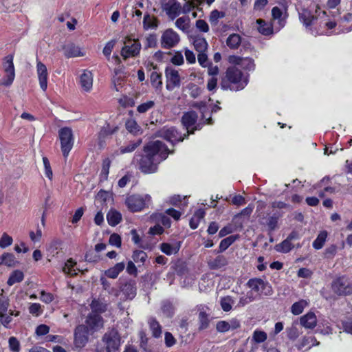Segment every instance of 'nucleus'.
I'll return each mask as SVG.
<instances>
[{
    "label": "nucleus",
    "instance_id": "nucleus-41",
    "mask_svg": "<svg viewBox=\"0 0 352 352\" xmlns=\"http://www.w3.org/2000/svg\"><path fill=\"white\" fill-rule=\"evenodd\" d=\"M204 216L205 212L204 210H197L190 220V227L192 229H196L198 227L201 220L204 219Z\"/></svg>",
    "mask_w": 352,
    "mask_h": 352
},
{
    "label": "nucleus",
    "instance_id": "nucleus-35",
    "mask_svg": "<svg viewBox=\"0 0 352 352\" xmlns=\"http://www.w3.org/2000/svg\"><path fill=\"white\" fill-rule=\"evenodd\" d=\"M23 279H24V273L19 270H16L12 271L10 273V276L7 281V284L9 286H12L13 285H14L16 283H19L22 282Z\"/></svg>",
    "mask_w": 352,
    "mask_h": 352
},
{
    "label": "nucleus",
    "instance_id": "nucleus-44",
    "mask_svg": "<svg viewBox=\"0 0 352 352\" xmlns=\"http://www.w3.org/2000/svg\"><path fill=\"white\" fill-rule=\"evenodd\" d=\"M309 305L306 300H300L294 302L291 307V312L294 315H299L302 313L304 309Z\"/></svg>",
    "mask_w": 352,
    "mask_h": 352
},
{
    "label": "nucleus",
    "instance_id": "nucleus-8",
    "mask_svg": "<svg viewBox=\"0 0 352 352\" xmlns=\"http://www.w3.org/2000/svg\"><path fill=\"white\" fill-rule=\"evenodd\" d=\"M166 87L168 91H173L180 87L181 77L179 71L173 67H166L165 69Z\"/></svg>",
    "mask_w": 352,
    "mask_h": 352
},
{
    "label": "nucleus",
    "instance_id": "nucleus-9",
    "mask_svg": "<svg viewBox=\"0 0 352 352\" xmlns=\"http://www.w3.org/2000/svg\"><path fill=\"white\" fill-rule=\"evenodd\" d=\"M162 9L169 19L174 20L182 14V5L177 0H164Z\"/></svg>",
    "mask_w": 352,
    "mask_h": 352
},
{
    "label": "nucleus",
    "instance_id": "nucleus-18",
    "mask_svg": "<svg viewBox=\"0 0 352 352\" xmlns=\"http://www.w3.org/2000/svg\"><path fill=\"white\" fill-rule=\"evenodd\" d=\"M241 326L240 321L236 318H232L229 320H221L217 322L216 329L218 332L226 333L235 330Z\"/></svg>",
    "mask_w": 352,
    "mask_h": 352
},
{
    "label": "nucleus",
    "instance_id": "nucleus-43",
    "mask_svg": "<svg viewBox=\"0 0 352 352\" xmlns=\"http://www.w3.org/2000/svg\"><path fill=\"white\" fill-rule=\"evenodd\" d=\"M329 182L328 177H324L320 183L317 185L316 188H323L324 189L318 192V195L320 197H323L325 195V192L333 193L334 192V188L330 186H327V184Z\"/></svg>",
    "mask_w": 352,
    "mask_h": 352
},
{
    "label": "nucleus",
    "instance_id": "nucleus-17",
    "mask_svg": "<svg viewBox=\"0 0 352 352\" xmlns=\"http://www.w3.org/2000/svg\"><path fill=\"white\" fill-rule=\"evenodd\" d=\"M141 43L138 40H133L131 44H125L121 50V55L124 59L134 57L140 54Z\"/></svg>",
    "mask_w": 352,
    "mask_h": 352
},
{
    "label": "nucleus",
    "instance_id": "nucleus-61",
    "mask_svg": "<svg viewBox=\"0 0 352 352\" xmlns=\"http://www.w3.org/2000/svg\"><path fill=\"white\" fill-rule=\"evenodd\" d=\"M13 239L12 236H9L6 232H4L0 238V248L2 249L6 248L11 245Z\"/></svg>",
    "mask_w": 352,
    "mask_h": 352
},
{
    "label": "nucleus",
    "instance_id": "nucleus-4",
    "mask_svg": "<svg viewBox=\"0 0 352 352\" xmlns=\"http://www.w3.org/2000/svg\"><path fill=\"white\" fill-rule=\"evenodd\" d=\"M120 345L118 331L112 329L107 331L102 338L101 343L96 347L97 352H117Z\"/></svg>",
    "mask_w": 352,
    "mask_h": 352
},
{
    "label": "nucleus",
    "instance_id": "nucleus-24",
    "mask_svg": "<svg viewBox=\"0 0 352 352\" xmlns=\"http://www.w3.org/2000/svg\"><path fill=\"white\" fill-rule=\"evenodd\" d=\"M300 323L305 329H313L317 324L316 314L312 311L307 313L300 318Z\"/></svg>",
    "mask_w": 352,
    "mask_h": 352
},
{
    "label": "nucleus",
    "instance_id": "nucleus-50",
    "mask_svg": "<svg viewBox=\"0 0 352 352\" xmlns=\"http://www.w3.org/2000/svg\"><path fill=\"white\" fill-rule=\"evenodd\" d=\"M238 239L237 235L230 236L220 242L219 244V252H222L228 249L236 239Z\"/></svg>",
    "mask_w": 352,
    "mask_h": 352
},
{
    "label": "nucleus",
    "instance_id": "nucleus-33",
    "mask_svg": "<svg viewBox=\"0 0 352 352\" xmlns=\"http://www.w3.org/2000/svg\"><path fill=\"white\" fill-rule=\"evenodd\" d=\"M243 40L239 34L233 33L229 35L226 39L228 47L232 50H236L242 43Z\"/></svg>",
    "mask_w": 352,
    "mask_h": 352
},
{
    "label": "nucleus",
    "instance_id": "nucleus-5",
    "mask_svg": "<svg viewBox=\"0 0 352 352\" xmlns=\"http://www.w3.org/2000/svg\"><path fill=\"white\" fill-rule=\"evenodd\" d=\"M152 203V198L148 194H135L126 197L125 204L127 208L133 212H140L148 208Z\"/></svg>",
    "mask_w": 352,
    "mask_h": 352
},
{
    "label": "nucleus",
    "instance_id": "nucleus-59",
    "mask_svg": "<svg viewBox=\"0 0 352 352\" xmlns=\"http://www.w3.org/2000/svg\"><path fill=\"white\" fill-rule=\"evenodd\" d=\"M233 303L234 301L230 296L223 297L220 300L221 307L224 311H230Z\"/></svg>",
    "mask_w": 352,
    "mask_h": 352
},
{
    "label": "nucleus",
    "instance_id": "nucleus-64",
    "mask_svg": "<svg viewBox=\"0 0 352 352\" xmlns=\"http://www.w3.org/2000/svg\"><path fill=\"white\" fill-rule=\"evenodd\" d=\"M43 309L39 303H32L29 307V312L33 316H38L42 314Z\"/></svg>",
    "mask_w": 352,
    "mask_h": 352
},
{
    "label": "nucleus",
    "instance_id": "nucleus-15",
    "mask_svg": "<svg viewBox=\"0 0 352 352\" xmlns=\"http://www.w3.org/2000/svg\"><path fill=\"white\" fill-rule=\"evenodd\" d=\"M197 114L195 111H191L185 113L182 118V123L187 130L188 134L193 133L195 130H199V124L196 125Z\"/></svg>",
    "mask_w": 352,
    "mask_h": 352
},
{
    "label": "nucleus",
    "instance_id": "nucleus-55",
    "mask_svg": "<svg viewBox=\"0 0 352 352\" xmlns=\"http://www.w3.org/2000/svg\"><path fill=\"white\" fill-rule=\"evenodd\" d=\"M241 67L247 71H254L255 69L254 61L251 58H243L240 65Z\"/></svg>",
    "mask_w": 352,
    "mask_h": 352
},
{
    "label": "nucleus",
    "instance_id": "nucleus-56",
    "mask_svg": "<svg viewBox=\"0 0 352 352\" xmlns=\"http://www.w3.org/2000/svg\"><path fill=\"white\" fill-rule=\"evenodd\" d=\"M192 107L197 108L202 113V119L206 120L207 124H212L211 118H206L205 116V110L206 109V102L204 101L194 102Z\"/></svg>",
    "mask_w": 352,
    "mask_h": 352
},
{
    "label": "nucleus",
    "instance_id": "nucleus-19",
    "mask_svg": "<svg viewBox=\"0 0 352 352\" xmlns=\"http://www.w3.org/2000/svg\"><path fill=\"white\" fill-rule=\"evenodd\" d=\"M127 77V74L124 71L123 66L119 65L114 69V75L112 78V84L113 89L116 91H119L120 88L122 87L123 82Z\"/></svg>",
    "mask_w": 352,
    "mask_h": 352
},
{
    "label": "nucleus",
    "instance_id": "nucleus-58",
    "mask_svg": "<svg viewBox=\"0 0 352 352\" xmlns=\"http://www.w3.org/2000/svg\"><path fill=\"white\" fill-rule=\"evenodd\" d=\"M132 258L135 263H144L147 258V254L142 250H135L133 252Z\"/></svg>",
    "mask_w": 352,
    "mask_h": 352
},
{
    "label": "nucleus",
    "instance_id": "nucleus-27",
    "mask_svg": "<svg viewBox=\"0 0 352 352\" xmlns=\"http://www.w3.org/2000/svg\"><path fill=\"white\" fill-rule=\"evenodd\" d=\"M64 54L67 58L84 56L80 47L73 43L68 44L64 47Z\"/></svg>",
    "mask_w": 352,
    "mask_h": 352
},
{
    "label": "nucleus",
    "instance_id": "nucleus-40",
    "mask_svg": "<svg viewBox=\"0 0 352 352\" xmlns=\"http://www.w3.org/2000/svg\"><path fill=\"white\" fill-rule=\"evenodd\" d=\"M320 342L316 340V338L314 336H304L298 346V349H302L304 347H307V349H310L313 346L319 345Z\"/></svg>",
    "mask_w": 352,
    "mask_h": 352
},
{
    "label": "nucleus",
    "instance_id": "nucleus-46",
    "mask_svg": "<svg viewBox=\"0 0 352 352\" xmlns=\"http://www.w3.org/2000/svg\"><path fill=\"white\" fill-rule=\"evenodd\" d=\"M294 248L293 244L288 239H285L281 243L275 245L274 249L278 252L287 253Z\"/></svg>",
    "mask_w": 352,
    "mask_h": 352
},
{
    "label": "nucleus",
    "instance_id": "nucleus-3",
    "mask_svg": "<svg viewBox=\"0 0 352 352\" xmlns=\"http://www.w3.org/2000/svg\"><path fill=\"white\" fill-rule=\"evenodd\" d=\"M300 19L306 27L318 23L320 28L316 32L317 34H330L332 33L331 30L336 27L335 21H329L327 19V12L325 11L322 12V16L320 17L319 22H318V17H314L306 10H302L300 13Z\"/></svg>",
    "mask_w": 352,
    "mask_h": 352
},
{
    "label": "nucleus",
    "instance_id": "nucleus-14",
    "mask_svg": "<svg viewBox=\"0 0 352 352\" xmlns=\"http://www.w3.org/2000/svg\"><path fill=\"white\" fill-rule=\"evenodd\" d=\"M247 285L256 293V295H269L272 292L271 287L269 284L261 278L250 279L247 283Z\"/></svg>",
    "mask_w": 352,
    "mask_h": 352
},
{
    "label": "nucleus",
    "instance_id": "nucleus-63",
    "mask_svg": "<svg viewBox=\"0 0 352 352\" xmlns=\"http://www.w3.org/2000/svg\"><path fill=\"white\" fill-rule=\"evenodd\" d=\"M186 197H182L180 195H174L170 198V203L175 206H186L187 202L185 201Z\"/></svg>",
    "mask_w": 352,
    "mask_h": 352
},
{
    "label": "nucleus",
    "instance_id": "nucleus-23",
    "mask_svg": "<svg viewBox=\"0 0 352 352\" xmlns=\"http://www.w3.org/2000/svg\"><path fill=\"white\" fill-rule=\"evenodd\" d=\"M80 85L83 91L89 92L93 87V74L89 70H84L80 76Z\"/></svg>",
    "mask_w": 352,
    "mask_h": 352
},
{
    "label": "nucleus",
    "instance_id": "nucleus-13",
    "mask_svg": "<svg viewBox=\"0 0 352 352\" xmlns=\"http://www.w3.org/2000/svg\"><path fill=\"white\" fill-rule=\"evenodd\" d=\"M88 327L85 324L77 326L74 330V344L76 348L82 349L84 347L89 340Z\"/></svg>",
    "mask_w": 352,
    "mask_h": 352
},
{
    "label": "nucleus",
    "instance_id": "nucleus-31",
    "mask_svg": "<svg viewBox=\"0 0 352 352\" xmlns=\"http://www.w3.org/2000/svg\"><path fill=\"white\" fill-rule=\"evenodd\" d=\"M258 23V32L265 36H269L273 34L274 27L272 23H266L263 19H258L256 21Z\"/></svg>",
    "mask_w": 352,
    "mask_h": 352
},
{
    "label": "nucleus",
    "instance_id": "nucleus-32",
    "mask_svg": "<svg viewBox=\"0 0 352 352\" xmlns=\"http://www.w3.org/2000/svg\"><path fill=\"white\" fill-rule=\"evenodd\" d=\"M120 292L126 299H133L136 295V287L134 283H126L122 287Z\"/></svg>",
    "mask_w": 352,
    "mask_h": 352
},
{
    "label": "nucleus",
    "instance_id": "nucleus-49",
    "mask_svg": "<svg viewBox=\"0 0 352 352\" xmlns=\"http://www.w3.org/2000/svg\"><path fill=\"white\" fill-rule=\"evenodd\" d=\"M327 237V232L326 231L320 232L318 235L317 238L313 242V247L316 250L321 249L326 241Z\"/></svg>",
    "mask_w": 352,
    "mask_h": 352
},
{
    "label": "nucleus",
    "instance_id": "nucleus-29",
    "mask_svg": "<svg viewBox=\"0 0 352 352\" xmlns=\"http://www.w3.org/2000/svg\"><path fill=\"white\" fill-rule=\"evenodd\" d=\"M191 41L192 42L195 49L198 52H203L207 50L208 43L203 36L199 35L192 36Z\"/></svg>",
    "mask_w": 352,
    "mask_h": 352
},
{
    "label": "nucleus",
    "instance_id": "nucleus-57",
    "mask_svg": "<svg viewBox=\"0 0 352 352\" xmlns=\"http://www.w3.org/2000/svg\"><path fill=\"white\" fill-rule=\"evenodd\" d=\"M225 16V14L223 12H219L217 10H212L209 16V21L212 25H216L219 20Z\"/></svg>",
    "mask_w": 352,
    "mask_h": 352
},
{
    "label": "nucleus",
    "instance_id": "nucleus-37",
    "mask_svg": "<svg viewBox=\"0 0 352 352\" xmlns=\"http://www.w3.org/2000/svg\"><path fill=\"white\" fill-rule=\"evenodd\" d=\"M149 328L154 338H158L161 336L162 331V326L154 318H151L148 320Z\"/></svg>",
    "mask_w": 352,
    "mask_h": 352
},
{
    "label": "nucleus",
    "instance_id": "nucleus-60",
    "mask_svg": "<svg viewBox=\"0 0 352 352\" xmlns=\"http://www.w3.org/2000/svg\"><path fill=\"white\" fill-rule=\"evenodd\" d=\"M162 311L167 316L171 317L174 313V308L172 303L169 301H164L162 303Z\"/></svg>",
    "mask_w": 352,
    "mask_h": 352
},
{
    "label": "nucleus",
    "instance_id": "nucleus-10",
    "mask_svg": "<svg viewBox=\"0 0 352 352\" xmlns=\"http://www.w3.org/2000/svg\"><path fill=\"white\" fill-rule=\"evenodd\" d=\"M180 41L179 34L173 29L166 30L162 34L160 43L164 49H170L176 46Z\"/></svg>",
    "mask_w": 352,
    "mask_h": 352
},
{
    "label": "nucleus",
    "instance_id": "nucleus-28",
    "mask_svg": "<svg viewBox=\"0 0 352 352\" xmlns=\"http://www.w3.org/2000/svg\"><path fill=\"white\" fill-rule=\"evenodd\" d=\"M125 268V263L120 262L116 263L113 267L104 271V274L109 278L115 279Z\"/></svg>",
    "mask_w": 352,
    "mask_h": 352
},
{
    "label": "nucleus",
    "instance_id": "nucleus-11",
    "mask_svg": "<svg viewBox=\"0 0 352 352\" xmlns=\"http://www.w3.org/2000/svg\"><path fill=\"white\" fill-rule=\"evenodd\" d=\"M157 136L173 144L183 141L184 137L174 126H165L157 131Z\"/></svg>",
    "mask_w": 352,
    "mask_h": 352
},
{
    "label": "nucleus",
    "instance_id": "nucleus-51",
    "mask_svg": "<svg viewBox=\"0 0 352 352\" xmlns=\"http://www.w3.org/2000/svg\"><path fill=\"white\" fill-rule=\"evenodd\" d=\"M76 264V263L74 261L72 258H69L65 263V266L63 267V272L71 276L77 274L76 269L74 268Z\"/></svg>",
    "mask_w": 352,
    "mask_h": 352
},
{
    "label": "nucleus",
    "instance_id": "nucleus-2",
    "mask_svg": "<svg viewBox=\"0 0 352 352\" xmlns=\"http://www.w3.org/2000/svg\"><path fill=\"white\" fill-rule=\"evenodd\" d=\"M248 82L247 76H244L241 71L235 66L227 69L225 78L221 83L223 90L239 91L243 89Z\"/></svg>",
    "mask_w": 352,
    "mask_h": 352
},
{
    "label": "nucleus",
    "instance_id": "nucleus-12",
    "mask_svg": "<svg viewBox=\"0 0 352 352\" xmlns=\"http://www.w3.org/2000/svg\"><path fill=\"white\" fill-rule=\"evenodd\" d=\"M9 302L5 297L0 298V322L1 324L7 327L10 322L12 321V316H17L19 312H14L12 310H8Z\"/></svg>",
    "mask_w": 352,
    "mask_h": 352
},
{
    "label": "nucleus",
    "instance_id": "nucleus-53",
    "mask_svg": "<svg viewBox=\"0 0 352 352\" xmlns=\"http://www.w3.org/2000/svg\"><path fill=\"white\" fill-rule=\"evenodd\" d=\"M267 338V333L261 330L256 329L252 334V340L256 343H262Z\"/></svg>",
    "mask_w": 352,
    "mask_h": 352
},
{
    "label": "nucleus",
    "instance_id": "nucleus-36",
    "mask_svg": "<svg viewBox=\"0 0 352 352\" xmlns=\"http://www.w3.org/2000/svg\"><path fill=\"white\" fill-rule=\"evenodd\" d=\"M186 91L191 98L195 99L201 95L203 89L194 82H190L186 86Z\"/></svg>",
    "mask_w": 352,
    "mask_h": 352
},
{
    "label": "nucleus",
    "instance_id": "nucleus-25",
    "mask_svg": "<svg viewBox=\"0 0 352 352\" xmlns=\"http://www.w3.org/2000/svg\"><path fill=\"white\" fill-rule=\"evenodd\" d=\"M228 264V260L223 255H219L215 258H211L208 261V265L211 270L220 269Z\"/></svg>",
    "mask_w": 352,
    "mask_h": 352
},
{
    "label": "nucleus",
    "instance_id": "nucleus-26",
    "mask_svg": "<svg viewBox=\"0 0 352 352\" xmlns=\"http://www.w3.org/2000/svg\"><path fill=\"white\" fill-rule=\"evenodd\" d=\"M180 249V242H174L173 243H162L160 245L161 251L166 255H172L178 252Z\"/></svg>",
    "mask_w": 352,
    "mask_h": 352
},
{
    "label": "nucleus",
    "instance_id": "nucleus-22",
    "mask_svg": "<svg viewBox=\"0 0 352 352\" xmlns=\"http://www.w3.org/2000/svg\"><path fill=\"white\" fill-rule=\"evenodd\" d=\"M198 311V318L199 322V329H206L210 323L209 308L204 305H199L197 307Z\"/></svg>",
    "mask_w": 352,
    "mask_h": 352
},
{
    "label": "nucleus",
    "instance_id": "nucleus-34",
    "mask_svg": "<svg viewBox=\"0 0 352 352\" xmlns=\"http://www.w3.org/2000/svg\"><path fill=\"white\" fill-rule=\"evenodd\" d=\"M175 27L182 32L187 33L190 28V20L188 16L178 18L175 22Z\"/></svg>",
    "mask_w": 352,
    "mask_h": 352
},
{
    "label": "nucleus",
    "instance_id": "nucleus-7",
    "mask_svg": "<svg viewBox=\"0 0 352 352\" xmlns=\"http://www.w3.org/2000/svg\"><path fill=\"white\" fill-rule=\"evenodd\" d=\"M333 292L339 296L352 294V280L346 276H340L335 279L331 284Z\"/></svg>",
    "mask_w": 352,
    "mask_h": 352
},
{
    "label": "nucleus",
    "instance_id": "nucleus-47",
    "mask_svg": "<svg viewBox=\"0 0 352 352\" xmlns=\"http://www.w3.org/2000/svg\"><path fill=\"white\" fill-rule=\"evenodd\" d=\"M142 144L141 139H138L130 142L127 145L122 146L120 148V153L121 154L131 153L135 150Z\"/></svg>",
    "mask_w": 352,
    "mask_h": 352
},
{
    "label": "nucleus",
    "instance_id": "nucleus-20",
    "mask_svg": "<svg viewBox=\"0 0 352 352\" xmlns=\"http://www.w3.org/2000/svg\"><path fill=\"white\" fill-rule=\"evenodd\" d=\"M86 327L89 331H97L103 327V319L98 314H90L86 319Z\"/></svg>",
    "mask_w": 352,
    "mask_h": 352
},
{
    "label": "nucleus",
    "instance_id": "nucleus-6",
    "mask_svg": "<svg viewBox=\"0 0 352 352\" xmlns=\"http://www.w3.org/2000/svg\"><path fill=\"white\" fill-rule=\"evenodd\" d=\"M58 139L63 155L67 158L74 144V135L69 127H63L58 130Z\"/></svg>",
    "mask_w": 352,
    "mask_h": 352
},
{
    "label": "nucleus",
    "instance_id": "nucleus-38",
    "mask_svg": "<svg viewBox=\"0 0 352 352\" xmlns=\"http://www.w3.org/2000/svg\"><path fill=\"white\" fill-rule=\"evenodd\" d=\"M151 219L153 222L158 223L162 226L169 228L170 227L171 222L170 219L162 213H155L151 216Z\"/></svg>",
    "mask_w": 352,
    "mask_h": 352
},
{
    "label": "nucleus",
    "instance_id": "nucleus-42",
    "mask_svg": "<svg viewBox=\"0 0 352 352\" xmlns=\"http://www.w3.org/2000/svg\"><path fill=\"white\" fill-rule=\"evenodd\" d=\"M158 25L157 19L149 14H145L143 19V28L144 30L155 29Z\"/></svg>",
    "mask_w": 352,
    "mask_h": 352
},
{
    "label": "nucleus",
    "instance_id": "nucleus-45",
    "mask_svg": "<svg viewBox=\"0 0 352 352\" xmlns=\"http://www.w3.org/2000/svg\"><path fill=\"white\" fill-rule=\"evenodd\" d=\"M4 77L0 80V85L8 87L11 85L15 78L14 68L4 72Z\"/></svg>",
    "mask_w": 352,
    "mask_h": 352
},
{
    "label": "nucleus",
    "instance_id": "nucleus-39",
    "mask_svg": "<svg viewBox=\"0 0 352 352\" xmlns=\"http://www.w3.org/2000/svg\"><path fill=\"white\" fill-rule=\"evenodd\" d=\"M107 219L110 226H115L121 221L122 215L119 212L111 210L107 214Z\"/></svg>",
    "mask_w": 352,
    "mask_h": 352
},
{
    "label": "nucleus",
    "instance_id": "nucleus-48",
    "mask_svg": "<svg viewBox=\"0 0 352 352\" xmlns=\"http://www.w3.org/2000/svg\"><path fill=\"white\" fill-rule=\"evenodd\" d=\"M282 216L280 212H275L270 216L267 221V226L270 231L275 230L278 228V221Z\"/></svg>",
    "mask_w": 352,
    "mask_h": 352
},
{
    "label": "nucleus",
    "instance_id": "nucleus-21",
    "mask_svg": "<svg viewBox=\"0 0 352 352\" xmlns=\"http://www.w3.org/2000/svg\"><path fill=\"white\" fill-rule=\"evenodd\" d=\"M273 25L275 31L278 32L285 25V16H283V11L278 7H274L272 10Z\"/></svg>",
    "mask_w": 352,
    "mask_h": 352
},
{
    "label": "nucleus",
    "instance_id": "nucleus-16",
    "mask_svg": "<svg viewBox=\"0 0 352 352\" xmlns=\"http://www.w3.org/2000/svg\"><path fill=\"white\" fill-rule=\"evenodd\" d=\"M36 74L41 89L45 91L47 88L48 72L45 64L36 60Z\"/></svg>",
    "mask_w": 352,
    "mask_h": 352
},
{
    "label": "nucleus",
    "instance_id": "nucleus-30",
    "mask_svg": "<svg viewBox=\"0 0 352 352\" xmlns=\"http://www.w3.org/2000/svg\"><path fill=\"white\" fill-rule=\"evenodd\" d=\"M19 263L15 256L12 253H3L0 256V265H4L6 266L13 267Z\"/></svg>",
    "mask_w": 352,
    "mask_h": 352
},
{
    "label": "nucleus",
    "instance_id": "nucleus-52",
    "mask_svg": "<svg viewBox=\"0 0 352 352\" xmlns=\"http://www.w3.org/2000/svg\"><path fill=\"white\" fill-rule=\"evenodd\" d=\"M125 126L128 131L135 135L138 134L141 130L140 126L133 119L128 120L125 123Z\"/></svg>",
    "mask_w": 352,
    "mask_h": 352
},
{
    "label": "nucleus",
    "instance_id": "nucleus-1",
    "mask_svg": "<svg viewBox=\"0 0 352 352\" xmlns=\"http://www.w3.org/2000/svg\"><path fill=\"white\" fill-rule=\"evenodd\" d=\"M144 152L142 156L135 155L134 161L138 162L139 169L146 174L156 172L157 165L168 155L167 146L159 140L149 142L144 146Z\"/></svg>",
    "mask_w": 352,
    "mask_h": 352
},
{
    "label": "nucleus",
    "instance_id": "nucleus-62",
    "mask_svg": "<svg viewBox=\"0 0 352 352\" xmlns=\"http://www.w3.org/2000/svg\"><path fill=\"white\" fill-rule=\"evenodd\" d=\"M155 105V102L152 100H148L146 102H144L137 107V111L140 113H144L147 112L148 110L151 109Z\"/></svg>",
    "mask_w": 352,
    "mask_h": 352
},
{
    "label": "nucleus",
    "instance_id": "nucleus-54",
    "mask_svg": "<svg viewBox=\"0 0 352 352\" xmlns=\"http://www.w3.org/2000/svg\"><path fill=\"white\" fill-rule=\"evenodd\" d=\"M93 311L103 313L107 310V305L99 300H93L91 304Z\"/></svg>",
    "mask_w": 352,
    "mask_h": 352
}]
</instances>
